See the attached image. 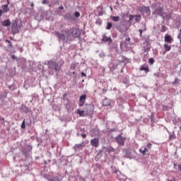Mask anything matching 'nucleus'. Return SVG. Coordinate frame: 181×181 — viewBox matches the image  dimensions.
I'll list each match as a JSON object with an SVG mask.
<instances>
[{"label": "nucleus", "mask_w": 181, "mask_h": 181, "mask_svg": "<svg viewBox=\"0 0 181 181\" xmlns=\"http://www.w3.org/2000/svg\"><path fill=\"white\" fill-rule=\"evenodd\" d=\"M11 57H12L13 60H15V59H18V57H16V56H15V55H12Z\"/></svg>", "instance_id": "603ef678"}, {"label": "nucleus", "mask_w": 181, "mask_h": 181, "mask_svg": "<svg viewBox=\"0 0 181 181\" xmlns=\"http://www.w3.org/2000/svg\"><path fill=\"white\" fill-rule=\"evenodd\" d=\"M134 18H135V16L130 14L129 16V21H127L128 23H132L133 19H135Z\"/></svg>", "instance_id": "bb28decb"}, {"label": "nucleus", "mask_w": 181, "mask_h": 181, "mask_svg": "<svg viewBox=\"0 0 181 181\" xmlns=\"http://www.w3.org/2000/svg\"><path fill=\"white\" fill-rule=\"evenodd\" d=\"M117 179L119 180V181H126L127 180V176L119 173L118 175H117Z\"/></svg>", "instance_id": "a211bd4d"}, {"label": "nucleus", "mask_w": 181, "mask_h": 181, "mask_svg": "<svg viewBox=\"0 0 181 181\" xmlns=\"http://www.w3.org/2000/svg\"><path fill=\"white\" fill-rule=\"evenodd\" d=\"M64 105L66 107V108H69V100L67 99H64Z\"/></svg>", "instance_id": "f704fd0d"}, {"label": "nucleus", "mask_w": 181, "mask_h": 181, "mask_svg": "<svg viewBox=\"0 0 181 181\" xmlns=\"http://www.w3.org/2000/svg\"><path fill=\"white\" fill-rule=\"evenodd\" d=\"M126 158L131 159V158H132L131 152H129V151L126 152Z\"/></svg>", "instance_id": "c9c22d12"}, {"label": "nucleus", "mask_w": 181, "mask_h": 181, "mask_svg": "<svg viewBox=\"0 0 181 181\" xmlns=\"http://www.w3.org/2000/svg\"><path fill=\"white\" fill-rule=\"evenodd\" d=\"M164 47L165 49L164 50L163 53H166V52H170V49H172V47L166 43L164 44Z\"/></svg>", "instance_id": "412c9836"}, {"label": "nucleus", "mask_w": 181, "mask_h": 181, "mask_svg": "<svg viewBox=\"0 0 181 181\" xmlns=\"http://www.w3.org/2000/svg\"><path fill=\"white\" fill-rule=\"evenodd\" d=\"M2 13H4V11L0 10V18H1V16H2Z\"/></svg>", "instance_id": "5fc2aeb1"}, {"label": "nucleus", "mask_w": 181, "mask_h": 181, "mask_svg": "<svg viewBox=\"0 0 181 181\" xmlns=\"http://www.w3.org/2000/svg\"><path fill=\"white\" fill-rule=\"evenodd\" d=\"M11 40H12V37H11Z\"/></svg>", "instance_id": "774afa93"}, {"label": "nucleus", "mask_w": 181, "mask_h": 181, "mask_svg": "<svg viewBox=\"0 0 181 181\" xmlns=\"http://www.w3.org/2000/svg\"><path fill=\"white\" fill-rule=\"evenodd\" d=\"M147 148H148V149H151L152 148V144H151V143L147 144Z\"/></svg>", "instance_id": "37998d69"}, {"label": "nucleus", "mask_w": 181, "mask_h": 181, "mask_svg": "<svg viewBox=\"0 0 181 181\" xmlns=\"http://www.w3.org/2000/svg\"><path fill=\"white\" fill-rule=\"evenodd\" d=\"M107 151L108 153H111V152H114V148H112V146H109L107 148Z\"/></svg>", "instance_id": "2f4dec72"}, {"label": "nucleus", "mask_w": 181, "mask_h": 181, "mask_svg": "<svg viewBox=\"0 0 181 181\" xmlns=\"http://www.w3.org/2000/svg\"><path fill=\"white\" fill-rule=\"evenodd\" d=\"M140 71H145L146 73H148L149 71V67L148 66V65H143L140 68Z\"/></svg>", "instance_id": "aec40b11"}, {"label": "nucleus", "mask_w": 181, "mask_h": 181, "mask_svg": "<svg viewBox=\"0 0 181 181\" xmlns=\"http://www.w3.org/2000/svg\"><path fill=\"white\" fill-rule=\"evenodd\" d=\"M15 88H13V86H10L9 89L13 90Z\"/></svg>", "instance_id": "864d4df0"}, {"label": "nucleus", "mask_w": 181, "mask_h": 181, "mask_svg": "<svg viewBox=\"0 0 181 181\" xmlns=\"http://www.w3.org/2000/svg\"><path fill=\"white\" fill-rule=\"evenodd\" d=\"M71 70H75L76 69V63H72L71 65Z\"/></svg>", "instance_id": "a19ab883"}, {"label": "nucleus", "mask_w": 181, "mask_h": 181, "mask_svg": "<svg viewBox=\"0 0 181 181\" xmlns=\"http://www.w3.org/2000/svg\"><path fill=\"white\" fill-rule=\"evenodd\" d=\"M180 33H181V28H180Z\"/></svg>", "instance_id": "338daca9"}, {"label": "nucleus", "mask_w": 181, "mask_h": 181, "mask_svg": "<svg viewBox=\"0 0 181 181\" xmlns=\"http://www.w3.org/2000/svg\"><path fill=\"white\" fill-rule=\"evenodd\" d=\"M11 20L9 19L2 21V26L8 27V26H11Z\"/></svg>", "instance_id": "6ab92c4d"}, {"label": "nucleus", "mask_w": 181, "mask_h": 181, "mask_svg": "<svg viewBox=\"0 0 181 181\" xmlns=\"http://www.w3.org/2000/svg\"><path fill=\"white\" fill-rule=\"evenodd\" d=\"M82 77H87V75L84 72L81 73Z\"/></svg>", "instance_id": "49530a36"}, {"label": "nucleus", "mask_w": 181, "mask_h": 181, "mask_svg": "<svg viewBox=\"0 0 181 181\" xmlns=\"http://www.w3.org/2000/svg\"><path fill=\"white\" fill-rule=\"evenodd\" d=\"M54 35L57 37L58 40H61L64 43L70 41V30L69 28L62 30L61 33L55 31Z\"/></svg>", "instance_id": "f257e3e1"}, {"label": "nucleus", "mask_w": 181, "mask_h": 181, "mask_svg": "<svg viewBox=\"0 0 181 181\" xmlns=\"http://www.w3.org/2000/svg\"><path fill=\"white\" fill-rule=\"evenodd\" d=\"M5 42L6 43H8L6 50H9V49H12V47H13V45H12V42L11 41L6 40Z\"/></svg>", "instance_id": "5701e85b"}, {"label": "nucleus", "mask_w": 181, "mask_h": 181, "mask_svg": "<svg viewBox=\"0 0 181 181\" xmlns=\"http://www.w3.org/2000/svg\"><path fill=\"white\" fill-rule=\"evenodd\" d=\"M146 50H148V48L145 49V51L146 52Z\"/></svg>", "instance_id": "680f3d73"}, {"label": "nucleus", "mask_w": 181, "mask_h": 181, "mask_svg": "<svg viewBox=\"0 0 181 181\" xmlns=\"http://www.w3.org/2000/svg\"><path fill=\"white\" fill-rule=\"evenodd\" d=\"M19 30H21V25H18V21H13L11 23V33L16 35V33H19Z\"/></svg>", "instance_id": "20e7f679"}, {"label": "nucleus", "mask_w": 181, "mask_h": 181, "mask_svg": "<svg viewBox=\"0 0 181 181\" xmlns=\"http://www.w3.org/2000/svg\"><path fill=\"white\" fill-rule=\"evenodd\" d=\"M64 19L66 21H75L74 16L71 13H68L64 16Z\"/></svg>", "instance_id": "ddd939ff"}, {"label": "nucleus", "mask_w": 181, "mask_h": 181, "mask_svg": "<svg viewBox=\"0 0 181 181\" xmlns=\"http://www.w3.org/2000/svg\"><path fill=\"white\" fill-rule=\"evenodd\" d=\"M42 4L43 5H47V4H49V1H47V0H43L42 2Z\"/></svg>", "instance_id": "c03bdc74"}, {"label": "nucleus", "mask_w": 181, "mask_h": 181, "mask_svg": "<svg viewBox=\"0 0 181 181\" xmlns=\"http://www.w3.org/2000/svg\"><path fill=\"white\" fill-rule=\"evenodd\" d=\"M2 9L4 12L6 13V12H9V8L8 7V4H4L2 6Z\"/></svg>", "instance_id": "393cba45"}, {"label": "nucleus", "mask_w": 181, "mask_h": 181, "mask_svg": "<svg viewBox=\"0 0 181 181\" xmlns=\"http://www.w3.org/2000/svg\"><path fill=\"white\" fill-rule=\"evenodd\" d=\"M86 100H87V95H83L79 98L78 106L83 107L86 104Z\"/></svg>", "instance_id": "9b49d317"}, {"label": "nucleus", "mask_w": 181, "mask_h": 181, "mask_svg": "<svg viewBox=\"0 0 181 181\" xmlns=\"http://www.w3.org/2000/svg\"><path fill=\"white\" fill-rule=\"evenodd\" d=\"M98 15L99 16H103V15H104V12H103V6H99L98 7Z\"/></svg>", "instance_id": "4be33fe9"}, {"label": "nucleus", "mask_w": 181, "mask_h": 181, "mask_svg": "<svg viewBox=\"0 0 181 181\" xmlns=\"http://www.w3.org/2000/svg\"><path fill=\"white\" fill-rule=\"evenodd\" d=\"M139 11L141 13H146V15H151V8L148 6H141L139 8Z\"/></svg>", "instance_id": "0eeeda50"}, {"label": "nucleus", "mask_w": 181, "mask_h": 181, "mask_svg": "<svg viewBox=\"0 0 181 181\" xmlns=\"http://www.w3.org/2000/svg\"><path fill=\"white\" fill-rule=\"evenodd\" d=\"M77 112H78L79 117H84L85 115H86V110H78Z\"/></svg>", "instance_id": "b1692460"}, {"label": "nucleus", "mask_w": 181, "mask_h": 181, "mask_svg": "<svg viewBox=\"0 0 181 181\" xmlns=\"http://www.w3.org/2000/svg\"><path fill=\"white\" fill-rule=\"evenodd\" d=\"M103 105L104 107H108L111 105V100L105 98L103 102Z\"/></svg>", "instance_id": "f3484780"}, {"label": "nucleus", "mask_w": 181, "mask_h": 181, "mask_svg": "<svg viewBox=\"0 0 181 181\" xmlns=\"http://www.w3.org/2000/svg\"><path fill=\"white\" fill-rule=\"evenodd\" d=\"M164 40L167 43H172L173 42V38L169 35H165Z\"/></svg>", "instance_id": "2eb2a0df"}, {"label": "nucleus", "mask_w": 181, "mask_h": 181, "mask_svg": "<svg viewBox=\"0 0 181 181\" xmlns=\"http://www.w3.org/2000/svg\"><path fill=\"white\" fill-rule=\"evenodd\" d=\"M7 95H8V93L4 92V93H3L0 95V97H1V98H6Z\"/></svg>", "instance_id": "473e14b6"}, {"label": "nucleus", "mask_w": 181, "mask_h": 181, "mask_svg": "<svg viewBox=\"0 0 181 181\" xmlns=\"http://www.w3.org/2000/svg\"><path fill=\"white\" fill-rule=\"evenodd\" d=\"M135 22H141V15H134Z\"/></svg>", "instance_id": "c85d7f7f"}, {"label": "nucleus", "mask_w": 181, "mask_h": 181, "mask_svg": "<svg viewBox=\"0 0 181 181\" xmlns=\"http://www.w3.org/2000/svg\"><path fill=\"white\" fill-rule=\"evenodd\" d=\"M90 145L93 146V148H98V145H100V139H98V138L91 139Z\"/></svg>", "instance_id": "9d476101"}, {"label": "nucleus", "mask_w": 181, "mask_h": 181, "mask_svg": "<svg viewBox=\"0 0 181 181\" xmlns=\"http://www.w3.org/2000/svg\"><path fill=\"white\" fill-rule=\"evenodd\" d=\"M148 63L149 64H153V63H155V59H153V58H150L148 59Z\"/></svg>", "instance_id": "e433bc0d"}, {"label": "nucleus", "mask_w": 181, "mask_h": 181, "mask_svg": "<svg viewBox=\"0 0 181 181\" xmlns=\"http://www.w3.org/2000/svg\"><path fill=\"white\" fill-rule=\"evenodd\" d=\"M150 118H151V122H155V116H153V113L151 114V116Z\"/></svg>", "instance_id": "ea45409f"}, {"label": "nucleus", "mask_w": 181, "mask_h": 181, "mask_svg": "<svg viewBox=\"0 0 181 181\" xmlns=\"http://www.w3.org/2000/svg\"><path fill=\"white\" fill-rule=\"evenodd\" d=\"M131 38L129 37L125 38V42H129Z\"/></svg>", "instance_id": "09e8293b"}, {"label": "nucleus", "mask_w": 181, "mask_h": 181, "mask_svg": "<svg viewBox=\"0 0 181 181\" xmlns=\"http://www.w3.org/2000/svg\"><path fill=\"white\" fill-rule=\"evenodd\" d=\"M83 146H84V144H76L74 146V149L75 151H81V149H83Z\"/></svg>", "instance_id": "dca6fc26"}, {"label": "nucleus", "mask_w": 181, "mask_h": 181, "mask_svg": "<svg viewBox=\"0 0 181 181\" xmlns=\"http://www.w3.org/2000/svg\"><path fill=\"white\" fill-rule=\"evenodd\" d=\"M75 18H80V12L76 11L74 13Z\"/></svg>", "instance_id": "58836bf2"}, {"label": "nucleus", "mask_w": 181, "mask_h": 181, "mask_svg": "<svg viewBox=\"0 0 181 181\" xmlns=\"http://www.w3.org/2000/svg\"><path fill=\"white\" fill-rule=\"evenodd\" d=\"M120 46H122V43H120Z\"/></svg>", "instance_id": "0e129e2a"}, {"label": "nucleus", "mask_w": 181, "mask_h": 181, "mask_svg": "<svg viewBox=\"0 0 181 181\" xmlns=\"http://www.w3.org/2000/svg\"><path fill=\"white\" fill-rule=\"evenodd\" d=\"M81 136H82V138H83V139H85V138L87 137V135H86V134H81Z\"/></svg>", "instance_id": "de8ad7c7"}, {"label": "nucleus", "mask_w": 181, "mask_h": 181, "mask_svg": "<svg viewBox=\"0 0 181 181\" xmlns=\"http://www.w3.org/2000/svg\"><path fill=\"white\" fill-rule=\"evenodd\" d=\"M102 42L110 45V43H112V39L111 38V37H107V35L104 34L102 37Z\"/></svg>", "instance_id": "1a4fd4ad"}, {"label": "nucleus", "mask_w": 181, "mask_h": 181, "mask_svg": "<svg viewBox=\"0 0 181 181\" xmlns=\"http://www.w3.org/2000/svg\"><path fill=\"white\" fill-rule=\"evenodd\" d=\"M124 84H128L129 83V78L126 76V79L122 81Z\"/></svg>", "instance_id": "72a5a7b5"}, {"label": "nucleus", "mask_w": 181, "mask_h": 181, "mask_svg": "<svg viewBox=\"0 0 181 181\" xmlns=\"http://www.w3.org/2000/svg\"><path fill=\"white\" fill-rule=\"evenodd\" d=\"M174 166H176V164H174Z\"/></svg>", "instance_id": "69168bd1"}, {"label": "nucleus", "mask_w": 181, "mask_h": 181, "mask_svg": "<svg viewBox=\"0 0 181 181\" xmlns=\"http://www.w3.org/2000/svg\"><path fill=\"white\" fill-rule=\"evenodd\" d=\"M25 119H23V122H22V124H21V128H22V129H25V128H26V126H25Z\"/></svg>", "instance_id": "4c0bfd02"}, {"label": "nucleus", "mask_w": 181, "mask_h": 181, "mask_svg": "<svg viewBox=\"0 0 181 181\" xmlns=\"http://www.w3.org/2000/svg\"><path fill=\"white\" fill-rule=\"evenodd\" d=\"M22 110L24 112H25V114H28V112H29V108H28V107H26L25 105L22 106Z\"/></svg>", "instance_id": "7c9ffc66"}, {"label": "nucleus", "mask_w": 181, "mask_h": 181, "mask_svg": "<svg viewBox=\"0 0 181 181\" xmlns=\"http://www.w3.org/2000/svg\"><path fill=\"white\" fill-rule=\"evenodd\" d=\"M176 83H177V78H176L175 79V82L173 83V84H176Z\"/></svg>", "instance_id": "6e6d98bb"}, {"label": "nucleus", "mask_w": 181, "mask_h": 181, "mask_svg": "<svg viewBox=\"0 0 181 181\" xmlns=\"http://www.w3.org/2000/svg\"><path fill=\"white\" fill-rule=\"evenodd\" d=\"M180 43L181 44V39H180Z\"/></svg>", "instance_id": "e2e57ef3"}, {"label": "nucleus", "mask_w": 181, "mask_h": 181, "mask_svg": "<svg viewBox=\"0 0 181 181\" xmlns=\"http://www.w3.org/2000/svg\"><path fill=\"white\" fill-rule=\"evenodd\" d=\"M116 141L117 143L120 146H124L125 145V139H127L126 137H123L122 134L118 135L116 138Z\"/></svg>", "instance_id": "39448f33"}, {"label": "nucleus", "mask_w": 181, "mask_h": 181, "mask_svg": "<svg viewBox=\"0 0 181 181\" xmlns=\"http://www.w3.org/2000/svg\"><path fill=\"white\" fill-rule=\"evenodd\" d=\"M100 57H101L102 59H103V57H105V53L104 52H100L99 54Z\"/></svg>", "instance_id": "79ce46f5"}, {"label": "nucleus", "mask_w": 181, "mask_h": 181, "mask_svg": "<svg viewBox=\"0 0 181 181\" xmlns=\"http://www.w3.org/2000/svg\"><path fill=\"white\" fill-rule=\"evenodd\" d=\"M33 149V147L31 145H27L25 148L22 149V152L25 156H28L29 155V153Z\"/></svg>", "instance_id": "6e6552de"}, {"label": "nucleus", "mask_w": 181, "mask_h": 181, "mask_svg": "<svg viewBox=\"0 0 181 181\" xmlns=\"http://www.w3.org/2000/svg\"><path fill=\"white\" fill-rule=\"evenodd\" d=\"M153 15H158L159 16H163V8L160 7L159 8H156L153 13Z\"/></svg>", "instance_id": "f8f14e48"}, {"label": "nucleus", "mask_w": 181, "mask_h": 181, "mask_svg": "<svg viewBox=\"0 0 181 181\" xmlns=\"http://www.w3.org/2000/svg\"><path fill=\"white\" fill-rule=\"evenodd\" d=\"M177 37H178V39H180V40L181 39V33H180V34L178 35Z\"/></svg>", "instance_id": "4d7b16f0"}, {"label": "nucleus", "mask_w": 181, "mask_h": 181, "mask_svg": "<svg viewBox=\"0 0 181 181\" xmlns=\"http://www.w3.org/2000/svg\"><path fill=\"white\" fill-rule=\"evenodd\" d=\"M31 6H35V4H33V3H32Z\"/></svg>", "instance_id": "052dcab7"}, {"label": "nucleus", "mask_w": 181, "mask_h": 181, "mask_svg": "<svg viewBox=\"0 0 181 181\" xmlns=\"http://www.w3.org/2000/svg\"><path fill=\"white\" fill-rule=\"evenodd\" d=\"M139 32H140V35H142V30H139Z\"/></svg>", "instance_id": "bf43d9fd"}, {"label": "nucleus", "mask_w": 181, "mask_h": 181, "mask_svg": "<svg viewBox=\"0 0 181 181\" xmlns=\"http://www.w3.org/2000/svg\"><path fill=\"white\" fill-rule=\"evenodd\" d=\"M80 35H81V31L78 28L69 30V40H71V37H78Z\"/></svg>", "instance_id": "7ed1b4c3"}, {"label": "nucleus", "mask_w": 181, "mask_h": 181, "mask_svg": "<svg viewBox=\"0 0 181 181\" xmlns=\"http://www.w3.org/2000/svg\"><path fill=\"white\" fill-rule=\"evenodd\" d=\"M148 148H144V150H142V148L139 149V152L141 153H142L143 155H145L146 153V152H148Z\"/></svg>", "instance_id": "c756f323"}, {"label": "nucleus", "mask_w": 181, "mask_h": 181, "mask_svg": "<svg viewBox=\"0 0 181 181\" xmlns=\"http://www.w3.org/2000/svg\"><path fill=\"white\" fill-rule=\"evenodd\" d=\"M58 9H60L61 11H63L64 9V7L63 6H60Z\"/></svg>", "instance_id": "8fccbe9b"}, {"label": "nucleus", "mask_w": 181, "mask_h": 181, "mask_svg": "<svg viewBox=\"0 0 181 181\" xmlns=\"http://www.w3.org/2000/svg\"><path fill=\"white\" fill-rule=\"evenodd\" d=\"M120 16H122V18H125L126 14H124V13H122Z\"/></svg>", "instance_id": "3c124183"}, {"label": "nucleus", "mask_w": 181, "mask_h": 181, "mask_svg": "<svg viewBox=\"0 0 181 181\" xmlns=\"http://www.w3.org/2000/svg\"><path fill=\"white\" fill-rule=\"evenodd\" d=\"M45 179H47L49 181H62V179L58 176H55L54 177H48L47 175H45Z\"/></svg>", "instance_id": "4468645a"}, {"label": "nucleus", "mask_w": 181, "mask_h": 181, "mask_svg": "<svg viewBox=\"0 0 181 181\" xmlns=\"http://www.w3.org/2000/svg\"><path fill=\"white\" fill-rule=\"evenodd\" d=\"M47 64L49 70L54 71L56 74H59V71H60V69H62V64H58V63L54 61H48Z\"/></svg>", "instance_id": "f03ea898"}, {"label": "nucleus", "mask_w": 181, "mask_h": 181, "mask_svg": "<svg viewBox=\"0 0 181 181\" xmlns=\"http://www.w3.org/2000/svg\"><path fill=\"white\" fill-rule=\"evenodd\" d=\"M110 19L111 21H113V22H119V16H111Z\"/></svg>", "instance_id": "a878e982"}, {"label": "nucleus", "mask_w": 181, "mask_h": 181, "mask_svg": "<svg viewBox=\"0 0 181 181\" xmlns=\"http://www.w3.org/2000/svg\"><path fill=\"white\" fill-rule=\"evenodd\" d=\"M168 181H176V180L173 179V180H168Z\"/></svg>", "instance_id": "13d9d810"}, {"label": "nucleus", "mask_w": 181, "mask_h": 181, "mask_svg": "<svg viewBox=\"0 0 181 181\" xmlns=\"http://www.w3.org/2000/svg\"><path fill=\"white\" fill-rule=\"evenodd\" d=\"M111 28H112V23L111 22H107V26L105 27V29L107 30H110L111 29Z\"/></svg>", "instance_id": "cd10ccee"}, {"label": "nucleus", "mask_w": 181, "mask_h": 181, "mask_svg": "<svg viewBox=\"0 0 181 181\" xmlns=\"http://www.w3.org/2000/svg\"><path fill=\"white\" fill-rule=\"evenodd\" d=\"M86 114V115H93V113L94 112V106L91 105H88L85 108Z\"/></svg>", "instance_id": "423d86ee"}, {"label": "nucleus", "mask_w": 181, "mask_h": 181, "mask_svg": "<svg viewBox=\"0 0 181 181\" xmlns=\"http://www.w3.org/2000/svg\"><path fill=\"white\" fill-rule=\"evenodd\" d=\"M102 23H102L100 20H97V21H96V24H97V25H102Z\"/></svg>", "instance_id": "a18cd8bd"}]
</instances>
